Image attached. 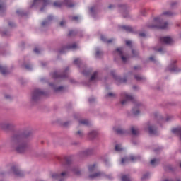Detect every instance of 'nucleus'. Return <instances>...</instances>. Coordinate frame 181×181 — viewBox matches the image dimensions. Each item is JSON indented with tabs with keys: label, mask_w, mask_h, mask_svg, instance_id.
<instances>
[{
	"label": "nucleus",
	"mask_w": 181,
	"mask_h": 181,
	"mask_svg": "<svg viewBox=\"0 0 181 181\" xmlns=\"http://www.w3.org/2000/svg\"><path fill=\"white\" fill-rule=\"evenodd\" d=\"M27 134H16L12 137L11 144L16 146V151L18 153H23L28 148V145L25 142Z\"/></svg>",
	"instance_id": "1"
},
{
	"label": "nucleus",
	"mask_w": 181,
	"mask_h": 181,
	"mask_svg": "<svg viewBox=\"0 0 181 181\" xmlns=\"http://www.w3.org/2000/svg\"><path fill=\"white\" fill-rule=\"evenodd\" d=\"M173 16H174V13L172 11H164L162 16L153 19V25H148V27L150 28L166 29L169 24L167 22H163V16L169 17Z\"/></svg>",
	"instance_id": "2"
},
{
	"label": "nucleus",
	"mask_w": 181,
	"mask_h": 181,
	"mask_svg": "<svg viewBox=\"0 0 181 181\" xmlns=\"http://www.w3.org/2000/svg\"><path fill=\"white\" fill-rule=\"evenodd\" d=\"M64 4L69 8H73L74 6V4L71 2V0H64V3L59 1L53 3V6L57 8H61Z\"/></svg>",
	"instance_id": "3"
},
{
	"label": "nucleus",
	"mask_w": 181,
	"mask_h": 181,
	"mask_svg": "<svg viewBox=\"0 0 181 181\" xmlns=\"http://www.w3.org/2000/svg\"><path fill=\"white\" fill-rule=\"evenodd\" d=\"M121 97L122 98H124V100H122L121 101L122 105H124V104H127V101H129V100H131L132 103H134V101H135V98H134L132 95H130L127 94V93H125V92H124L121 94Z\"/></svg>",
	"instance_id": "4"
},
{
	"label": "nucleus",
	"mask_w": 181,
	"mask_h": 181,
	"mask_svg": "<svg viewBox=\"0 0 181 181\" xmlns=\"http://www.w3.org/2000/svg\"><path fill=\"white\" fill-rule=\"evenodd\" d=\"M139 159H140V157H139V156H131L129 157V158H122L121 163H122V165H124V163H129V161H132V162H136V161H138Z\"/></svg>",
	"instance_id": "5"
},
{
	"label": "nucleus",
	"mask_w": 181,
	"mask_h": 181,
	"mask_svg": "<svg viewBox=\"0 0 181 181\" xmlns=\"http://www.w3.org/2000/svg\"><path fill=\"white\" fill-rule=\"evenodd\" d=\"M41 95H46V93L40 89H35L33 93V100H37Z\"/></svg>",
	"instance_id": "6"
},
{
	"label": "nucleus",
	"mask_w": 181,
	"mask_h": 181,
	"mask_svg": "<svg viewBox=\"0 0 181 181\" xmlns=\"http://www.w3.org/2000/svg\"><path fill=\"white\" fill-rule=\"evenodd\" d=\"M68 70H69V68H66L65 72H64V74L62 75H60L59 74V72H53L52 74V76L54 78H66L68 76V75L66 74Z\"/></svg>",
	"instance_id": "7"
},
{
	"label": "nucleus",
	"mask_w": 181,
	"mask_h": 181,
	"mask_svg": "<svg viewBox=\"0 0 181 181\" xmlns=\"http://www.w3.org/2000/svg\"><path fill=\"white\" fill-rule=\"evenodd\" d=\"M11 173H13L16 177H22L24 174L22 171L19 170L17 167H12L11 169Z\"/></svg>",
	"instance_id": "8"
},
{
	"label": "nucleus",
	"mask_w": 181,
	"mask_h": 181,
	"mask_svg": "<svg viewBox=\"0 0 181 181\" xmlns=\"http://www.w3.org/2000/svg\"><path fill=\"white\" fill-rule=\"evenodd\" d=\"M160 43H165V45H171L173 42L170 37H162L160 38Z\"/></svg>",
	"instance_id": "9"
},
{
	"label": "nucleus",
	"mask_w": 181,
	"mask_h": 181,
	"mask_svg": "<svg viewBox=\"0 0 181 181\" xmlns=\"http://www.w3.org/2000/svg\"><path fill=\"white\" fill-rule=\"evenodd\" d=\"M116 52L119 54V55L121 57L122 61L124 63L127 62V57L123 55V48L120 47V48H117L116 49Z\"/></svg>",
	"instance_id": "10"
},
{
	"label": "nucleus",
	"mask_w": 181,
	"mask_h": 181,
	"mask_svg": "<svg viewBox=\"0 0 181 181\" xmlns=\"http://www.w3.org/2000/svg\"><path fill=\"white\" fill-rule=\"evenodd\" d=\"M66 175V172H63L60 175L58 174V173H53L52 175V179L58 180V179H60L61 177H64Z\"/></svg>",
	"instance_id": "11"
},
{
	"label": "nucleus",
	"mask_w": 181,
	"mask_h": 181,
	"mask_svg": "<svg viewBox=\"0 0 181 181\" xmlns=\"http://www.w3.org/2000/svg\"><path fill=\"white\" fill-rule=\"evenodd\" d=\"M37 4H42L44 6L50 4V0H34V5Z\"/></svg>",
	"instance_id": "12"
},
{
	"label": "nucleus",
	"mask_w": 181,
	"mask_h": 181,
	"mask_svg": "<svg viewBox=\"0 0 181 181\" xmlns=\"http://www.w3.org/2000/svg\"><path fill=\"white\" fill-rule=\"evenodd\" d=\"M113 130L117 134H119V135H122L126 133V131L124 129H122V128H116V127H114L113 128Z\"/></svg>",
	"instance_id": "13"
},
{
	"label": "nucleus",
	"mask_w": 181,
	"mask_h": 181,
	"mask_svg": "<svg viewBox=\"0 0 181 181\" xmlns=\"http://www.w3.org/2000/svg\"><path fill=\"white\" fill-rule=\"evenodd\" d=\"M148 131L150 134H154L156 135L157 134V129L154 127L149 126L148 127Z\"/></svg>",
	"instance_id": "14"
},
{
	"label": "nucleus",
	"mask_w": 181,
	"mask_h": 181,
	"mask_svg": "<svg viewBox=\"0 0 181 181\" xmlns=\"http://www.w3.org/2000/svg\"><path fill=\"white\" fill-rule=\"evenodd\" d=\"M76 47H77V45L76 43H74L71 45L64 47L63 50L74 49H76Z\"/></svg>",
	"instance_id": "15"
},
{
	"label": "nucleus",
	"mask_w": 181,
	"mask_h": 181,
	"mask_svg": "<svg viewBox=\"0 0 181 181\" xmlns=\"http://www.w3.org/2000/svg\"><path fill=\"white\" fill-rule=\"evenodd\" d=\"M131 132L132 135H138L139 134V129L135 127H131Z\"/></svg>",
	"instance_id": "16"
},
{
	"label": "nucleus",
	"mask_w": 181,
	"mask_h": 181,
	"mask_svg": "<svg viewBox=\"0 0 181 181\" xmlns=\"http://www.w3.org/2000/svg\"><path fill=\"white\" fill-rule=\"evenodd\" d=\"M102 175V173L100 172H98V173H96L95 174H93V175H89V178L93 180V179H95L96 177H101Z\"/></svg>",
	"instance_id": "17"
},
{
	"label": "nucleus",
	"mask_w": 181,
	"mask_h": 181,
	"mask_svg": "<svg viewBox=\"0 0 181 181\" xmlns=\"http://www.w3.org/2000/svg\"><path fill=\"white\" fill-rule=\"evenodd\" d=\"M0 73L3 75H6L8 74V69L6 67L0 65Z\"/></svg>",
	"instance_id": "18"
},
{
	"label": "nucleus",
	"mask_w": 181,
	"mask_h": 181,
	"mask_svg": "<svg viewBox=\"0 0 181 181\" xmlns=\"http://www.w3.org/2000/svg\"><path fill=\"white\" fill-rule=\"evenodd\" d=\"M96 168H97L96 164L89 165L88 170L90 173H93L95 170Z\"/></svg>",
	"instance_id": "19"
},
{
	"label": "nucleus",
	"mask_w": 181,
	"mask_h": 181,
	"mask_svg": "<svg viewBox=\"0 0 181 181\" xmlns=\"http://www.w3.org/2000/svg\"><path fill=\"white\" fill-rule=\"evenodd\" d=\"M101 40L102 42H105L106 43H112V42H113L114 40L113 39L107 40V38L104 35H102Z\"/></svg>",
	"instance_id": "20"
},
{
	"label": "nucleus",
	"mask_w": 181,
	"mask_h": 181,
	"mask_svg": "<svg viewBox=\"0 0 181 181\" xmlns=\"http://www.w3.org/2000/svg\"><path fill=\"white\" fill-rule=\"evenodd\" d=\"M122 28L124 29V30H126L127 32H132L133 31L132 28L130 26L123 25V26H122Z\"/></svg>",
	"instance_id": "21"
},
{
	"label": "nucleus",
	"mask_w": 181,
	"mask_h": 181,
	"mask_svg": "<svg viewBox=\"0 0 181 181\" xmlns=\"http://www.w3.org/2000/svg\"><path fill=\"white\" fill-rule=\"evenodd\" d=\"M173 134H180L181 133V129L180 128H173L171 130Z\"/></svg>",
	"instance_id": "22"
},
{
	"label": "nucleus",
	"mask_w": 181,
	"mask_h": 181,
	"mask_svg": "<svg viewBox=\"0 0 181 181\" xmlns=\"http://www.w3.org/2000/svg\"><path fill=\"white\" fill-rule=\"evenodd\" d=\"M89 122L88 119H81L79 120V124H83V125H88Z\"/></svg>",
	"instance_id": "23"
},
{
	"label": "nucleus",
	"mask_w": 181,
	"mask_h": 181,
	"mask_svg": "<svg viewBox=\"0 0 181 181\" xmlns=\"http://www.w3.org/2000/svg\"><path fill=\"white\" fill-rule=\"evenodd\" d=\"M158 163H159V160H157V159H153V160H151V164L153 166H156V165H157Z\"/></svg>",
	"instance_id": "24"
},
{
	"label": "nucleus",
	"mask_w": 181,
	"mask_h": 181,
	"mask_svg": "<svg viewBox=\"0 0 181 181\" xmlns=\"http://www.w3.org/2000/svg\"><path fill=\"white\" fill-rule=\"evenodd\" d=\"M122 181H131L130 178L127 175H123L122 177Z\"/></svg>",
	"instance_id": "25"
},
{
	"label": "nucleus",
	"mask_w": 181,
	"mask_h": 181,
	"mask_svg": "<svg viewBox=\"0 0 181 181\" xmlns=\"http://www.w3.org/2000/svg\"><path fill=\"white\" fill-rule=\"evenodd\" d=\"M115 150L116 151H123V148H122V146L120 145H116L115 147Z\"/></svg>",
	"instance_id": "26"
},
{
	"label": "nucleus",
	"mask_w": 181,
	"mask_h": 181,
	"mask_svg": "<svg viewBox=\"0 0 181 181\" xmlns=\"http://www.w3.org/2000/svg\"><path fill=\"white\" fill-rule=\"evenodd\" d=\"M92 138H95V136L97 135V132L96 131H92L90 132L89 134Z\"/></svg>",
	"instance_id": "27"
},
{
	"label": "nucleus",
	"mask_w": 181,
	"mask_h": 181,
	"mask_svg": "<svg viewBox=\"0 0 181 181\" xmlns=\"http://www.w3.org/2000/svg\"><path fill=\"white\" fill-rule=\"evenodd\" d=\"M72 172H73L74 174H75L76 175H80V171L77 168L73 169Z\"/></svg>",
	"instance_id": "28"
},
{
	"label": "nucleus",
	"mask_w": 181,
	"mask_h": 181,
	"mask_svg": "<svg viewBox=\"0 0 181 181\" xmlns=\"http://www.w3.org/2000/svg\"><path fill=\"white\" fill-rule=\"evenodd\" d=\"M135 79L136 81H142L144 79V77L140 76L139 75H135Z\"/></svg>",
	"instance_id": "29"
},
{
	"label": "nucleus",
	"mask_w": 181,
	"mask_h": 181,
	"mask_svg": "<svg viewBox=\"0 0 181 181\" xmlns=\"http://www.w3.org/2000/svg\"><path fill=\"white\" fill-rule=\"evenodd\" d=\"M132 112H133V114L134 115H139V110H138V109H135V108H134L133 110H132Z\"/></svg>",
	"instance_id": "30"
},
{
	"label": "nucleus",
	"mask_w": 181,
	"mask_h": 181,
	"mask_svg": "<svg viewBox=\"0 0 181 181\" xmlns=\"http://www.w3.org/2000/svg\"><path fill=\"white\" fill-rule=\"evenodd\" d=\"M6 10V5L4 4H0V11H3Z\"/></svg>",
	"instance_id": "31"
},
{
	"label": "nucleus",
	"mask_w": 181,
	"mask_h": 181,
	"mask_svg": "<svg viewBox=\"0 0 181 181\" xmlns=\"http://www.w3.org/2000/svg\"><path fill=\"white\" fill-rule=\"evenodd\" d=\"M98 75V72H94V74L92 75V76L90 77V81H93L95 79L96 76Z\"/></svg>",
	"instance_id": "32"
},
{
	"label": "nucleus",
	"mask_w": 181,
	"mask_h": 181,
	"mask_svg": "<svg viewBox=\"0 0 181 181\" xmlns=\"http://www.w3.org/2000/svg\"><path fill=\"white\" fill-rule=\"evenodd\" d=\"M81 63V61L78 58L74 60V64L78 65Z\"/></svg>",
	"instance_id": "33"
},
{
	"label": "nucleus",
	"mask_w": 181,
	"mask_h": 181,
	"mask_svg": "<svg viewBox=\"0 0 181 181\" xmlns=\"http://www.w3.org/2000/svg\"><path fill=\"white\" fill-rule=\"evenodd\" d=\"M177 67L176 66H173L172 68H170V71H177Z\"/></svg>",
	"instance_id": "34"
},
{
	"label": "nucleus",
	"mask_w": 181,
	"mask_h": 181,
	"mask_svg": "<svg viewBox=\"0 0 181 181\" xmlns=\"http://www.w3.org/2000/svg\"><path fill=\"white\" fill-rule=\"evenodd\" d=\"M75 34H76V31H74V30H70L69 33V34H68V35H69V36H73V35H74Z\"/></svg>",
	"instance_id": "35"
},
{
	"label": "nucleus",
	"mask_w": 181,
	"mask_h": 181,
	"mask_svg": "<svg viewBox=\"0 0 181 181\" xmlns=\"http://www.w3.org/2000/svg\"><path fill=\"white\" fill-rule=\"evenodd\" d=\"M102 55V52L100 50L96 51V57H100Z\"/></svg>",
	"instance_id": "36"
},
{
	"label": "nucleus",
	"mask_w": 181,
	"mask_h": 181,
	"mask_svg": "<svg viewBox=\"0 0 181 181\" xmlns=\"http://www.w3.org/2000/svg\"><path fill=\"white\" fill-rule=\"evenodd\" d=\"M9 128H11V124H6L3 127V129H9Z\"/></svg>",
	"instance_id": "37"
},
{
	"label": "nucleus",
	"mask_w": 181,
	"mask_h": 181,
	"mask_svg": "<svg viewBox=\"0 0 181 181\" xmlns=\"http://www.w3.org/2000/svg\"><path fill=\"white\" fill-rule=\"evenodd\" d=\"M132 41H130V40L126 41V45H127V46L131 47V46H132Z\"/></svg>",
	"instance_id": "38"
},
{
	"label": "nucleus",
	"mask_w": 181,
	"mask_h": 181,
	"mask_svg": "<svg viewBox=\"0 0 181 181\" xmlns=\"http://www.w3.org/2000/svg\"><path fill=\"white\" fill-rule=\"evenodd\" d=\"M64 89V87L62 86H59L57 88L54 89L55 91H60V90H62Z\"/></svg>",
	"instance_id": "39"
},
{
	"label": "nucleus",
	"mask_w": 181,
	"mask_h": 181,
	"mask_svg": "<svg viewBox=\"0 0 181 181\" xmlns=\"http://www.w3.org/2000/svg\"><path fill=\"white\" fill-rule=\"evenodd\" d=\"M25 68L28 70H30L32 69V66L30 64H26L25 65Z\"/></svg>",
	"instance_id": "40"
},
{
	"label": "nucleus",
	"mask_w": 181,
	"mask_h": 181,
	"mask_svg": "<svg viewBox=\"0 0 181 181\" xmlns=\"http://www.w3.org/2000/svg\"><path fill=\"white\" fill-rule=\"evenodd\" d=\"M132 54L134 57H136L138 56V52L135 51V50H132Z\"/></svg>",
	"instance_id": "41"
},
{
	"label": "nucleus",
	"mask_w": 181,
	"mask_h": 181,
	"mask_svg": "<svg viewBox=\"0 0 181 181\" xmlns=\"http://www.w3.org/2000/svg\"><path fill=\"white\" fill-rule=\"evenodd\" d=\"M34 52L36 53V54H39L40 53V49L38 48H35L34 49Z\"/></svg>",
	"instance_id": "42"
},
{
	"label": "nucleus",
	"mask_w": 181,
	"mask_h": 181,
	"mask_svg": "<svg viewBox=\"0 0 181 181\" xmlns=\"http://www.w3.org/2000/svg\"><path fill=\"white\" fill-rule=\"evenodd\" d=\"M148 176H149V174H148V173H147V174H146V175H144V176H143V177H142V180L146 179Z\"/></svg>",
	"instance_id": "43"
},
{
	"label": "nucleus",
	"mask_w": 181,
	"mask_h": 181,
	"mask_svg": "<svg viewBox=\"0 0 181 181\" xmlns=\"http://www.w3.org/2000/svg\"><path fill=\"white\" fill-rule=\"evenodd\" d=\"M107 96L113 97V96H115V94L113 93H107Z\"/></svg>",
	"instance_id": "44"
},
{
	"label": "nucleus",
	"mask_w": 181,
	"mask_h": 181,
	"mask_svg": "<svg viewBox=\"0 0 181 181\" xmlns=\"http://www.w3.org/2000/svg\"><path fill=\"white\" fill-rule=\"evenodd\" d=\"M94 100H95L94 98H89V103H93Z\"/></svg>",
	"instance_id": "45"
},
{
	"label": "nucleus",
	"mask_w": 181,
	"mask_h": 181,
	"mask_svg": "<svg viewBox=\"0 0 181 181\" xmlns=\"http://www.w3.org/2000/svg\"><path fill=\"white\" fill-rule=\"evenodd\" d=\"M78 19V16H74L72 17V20L73 21H77Z\"/></svg>",
	"instance_id": "46"
},
{
	"label": "nucleus",
	"mask_w": 181,
	"mask_h": 181,
	"mask_svg": "<svg viewBox=\"0 0 181 181\" xmlns=\"http://www.w3.org/2000/svg\"><path fill=\"white\" fill-rule=\"evenodd\" d=\"M139 36L141 37H145L146 36V34L144 33H139Z\"/></svg>",
	"instance_id": "47"
},
{
	"label": "nucleus",
	"mask_w": 181,
	"mask_h": 181,
	"mask_svg": "<svg viewBox=\"0 0 181 181\" xmlns=\"http://www.w3.org/2000/svg\"><path fill=\"white\" fill-rule=\"evenodd\" d=\"M53 19V16H49L48 17H47V21H51V20H52Z\"/></svg>",
	"instance_id": "48"
},
{
	"label": "nucleus",
	"mask_w": 181,
	"mask_h": 181,
	"mask_svg": "<svg viewBox=\"0 0 181 181\" xmlns=\"http://www.w3.org/2000/svg\"><path fill=\"white\" fill-rule=\"evenodd\" d=\"M149 59H150L151 61L153 62V61L155 60L154 56L150 57Z\"/></svg>",
	"instance_id": "49"
},
{
	"label": "nucleus",
	"mask_w": 181,
	"mask_h": 181,
	"mask_svg": "<svg viewBox=\"0 0 181 181\" xmlns=\"http://www.w3.org/2000/svg\"><path fill=\"white\" fill-rule=\"evenodd\" d=\"M156 51L158 52H163V49L162 48H160L158 49H155Z\"/></svg>",
	"instance_id": "50"
},
{
	"label": "nucleus",
	"mask_w": 181,
	"mask_h": 181,
	"mask_svg": "<svg viewBox=\"0 0 181 181\" xmlns=\"http://www.w3.org/2000/svg\"><path fill=\"white\" fill-rule=\"evenodd\" d=\"M66 23L65 21L60 22V26H64V25Z\"/></svg>",
	"instance_id": "51"
},
{
	"label": "nucleus",
	"mask_w": 181,
	"mask_h": 181,
	"mask_svg": "<svg viewBox=\"0 0 181 181\" xmlns=\"http://www.w3.org/2000/svg\"><path fill=\"white\" fill-rule=\"evenodd\" d=\"M47 21H44V22H42V23H41V25H42V26H45V25H47Z\"/></svg>",
	"instance_id": "52"
},
{
	"label": "nucleus",
	"mask_w": 181,
	"mask_h": 181,
	"mask_svg": "<svg viewBox=\"0 0 181 181\" xmlns=\"http://www.w3.org/2000/svg\"><path fill=\"white\" fill-rule=\"evenodd\" d=\"M111 74H112V76H113V78H114L115 79H117V78L116 76L115 75L114 72H111Z\"/></svg>",
	"instance_id": "53"
},
{
	"label": "nucleus",
	"mask_w": 181,
	"mask_h": 181,
	"mask_svg": "<svg viewBox=\"0 0 181 181\" xmlns=\"http://www.w3.org/2000/svg\"><path fill=\"white\" fill-rule=\"evenodd\" d=\"M82 74H83V75H85V76L88 75V72H86V71H83L82 72Z\"/></svg>",
	"instance_id": "54"
},
{
	"label": "nucleus",
	"mask_w": 181,
	"mask_h": 181,
	"mask_svg": "<svg viewBox=\"0 0 181 181\" xmlns=\"http://www.w3.org/2000/svg\"><path fill=\"white\" fill-rule=\"evenodd\" d=\"M114 8V6H113V5L110 4V5L108 6V8H109V9H111V8Z\"/></svg>",
	"instance_id": "55"
},
{
	"label": "nucleus",
	"mask_w": 181,
	"mask_h": 181,
	"mask_svg": "<svg viewBox=\"0 0 181 181\" xmlns=\"http://www.w3.org/2000/svg\"><path fill=\"white\" fill-rule=\"evenodd\" d=\"M8 25L13 27L15 24L13 23H8Z\"/></svg>",
	"instance_id": "56"
},
{
	"label": "nucleus",
	"mask_w": 181,
	"mask_h": 181,
	"mask_svg": "<svg viewBox=\"0 0 181 181\" xmlns=\"http://www.w3.org/2000/svg\"><path fill=\"white\" fill-rule=\"evenodd\" d=\"M16 13H17V14H21V10H17Z\"/></svg>",
	"instance_id": "57"
},
{
	"label": "nucleus",
	"mask_w": 181,
	"mask_h": 181,
	"mask_svg": "<svg viewBox=\"0 0 181 181\" xmlns=\"http://www.w3.org/2000/svg\"><path fill=\"white\" fill-rule=\"evenodd\" d=\"M77 134L81 136V131H78L77 132Z\"/></svg>",
	"instance_id": "58"
},
{
	"label": "nucleus",
	"mask_w": 181,
	"mask_h": 181,
	"mask_svg": "<svg viewBox=\"0 0 181 181\" xmlns=\"http://www.w3.org/2000/svg\"><path fill=\"white\" fill-rule=\"evenodd\" d=\"M177 3L176 2H173L171 4V6L173 7Z\"/></svg>",
	"instance_id": "59"
},
{
	"label": "nucleus",
	"mask_w": 181,
	"mask_h": 181,
	"mask_svg": "<svg viewBox=\"0 0 181 181\" xmlns=\"http://www.w3.org/2000/svg\"><path fill=\"white\" fill-rule=\"evenodd\" d=\"M93 11H94V7H91L90 8V12H93Z\"/></svg>",
	"instance_id": "60"
},
{
	"label": "nucleus",
	"mask_w": 181,
	"mask_h": 181,
	"mask_svg": "<svg viewBox=\"0 0 181 181\" xmlns=\"http://www.w3.org/2000/svg\"><path fill=\"white\" fill-rule=\"evenodd\" d=\"M139 69V66H134V69H135V70H136V69Z\"/></svg>",
	"instance_id": "61"
},
{
	"label": "nucleus",
	"mask_w": 181,
	"mask_h": 181,
	"mask_svg": "<svg viewBox=\"0 0 181 181\" xmlns=\"http://www.w3.org/2000/svg\"><path fill=\"white\" fill-rule=\"evenodd\" d=\"M5 98H10L11 96H9V95H6Z\"/></svg>",
	"instance_id": "62"
},
{
	"label": "nucleus",
	"mask_w": 181,
	"mask_h": 181,
	"mask_svg": "<svg viewBox=\"0 0 181 181\" xmlns=\"http://www.w3.org/2000/svg\"><path fill=\"white\" fill-rule=\"evenodd\" d=\"M66 163H70V161L68 159H66Z\"/></svg>",
	"instance_id": "63"
},
{
	"label": "nucleus",
	"mask_w": 181,
	"mask_h": 181,
	"mask_svg": "<svg viewBox=\"0 0 181 181\" xmlns=\"http://www.w3.org/2000/svg\"><path fill=\"white\" fill-rule=\"evenodd\" d=\"M164 181H173V180H164Z\"/></svg>",
	"instance_id": "64"
}]
</instances>
